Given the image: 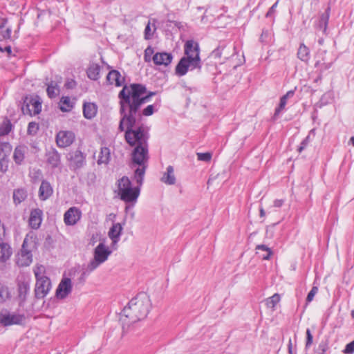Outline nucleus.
Returning a JSON list of instances; mask_svg holds the SVG:
<instances>
[{"label": "nucleus", "mask_w": 354, "mask_h": 354, "mask_svg": "<svg viewBox=\"0 0 354 354\" xmlns=\"http://www.w3.org/2000/svg\"><path fill=\"white\" fill-rule=\"evenodd\" d=\"M146 93L145 86L140 84L125 85L119 93L121 118L118 129L120 132L124 131L125 122L131 127L132 124H139L141 106L148 102L150 97L155 95L154 92Z\"/></svg>", "instance_id": "f257e3e1"}, {"label": "nucleus", "mask_w": 354, "mask_h": 354, "mask_svg": "<svg viewBox=\"0 0 354 354\" xmlns=\"http://www.w3.org/2000/svg\"><path fill=\"white\" fill-rule=\"evenodd\" d=\"M124 126L126 141L131 146H136L131 153L133 164L138 165L134 172V179L142 185L149 160V129L144 124H134L131 127L130 124L125 122Z\"/></svg>", "instance_id": "f03ea898"}, {"label": "nucleus", "mask_w": 354, "mask_h": 354, "mask_svg": "<svg viewBox=\"0 0 354 354\" xmlns=\"http://www.w3.org/2000/svg\"><path fill=\"white\" fill-rule=\"evenodd\" d=\"M151 300L145 293L138 294L125 306L120 317L122 328L145 319L151 308Z\"/></svg>", "instance_id": "7ed1b4c3"}, {"label": "nucleus", "mask_w": 354, "mask_h": 354, "mask_svg": "<svg viewBox=\"0 0 354 354\" xmlns=\"http://www.w3.org/2000/svg\"><path fill=\"white\" fill-rule=\"evenodd\" d=\"M185 55L176 67V73L179 76L185 75L187 71L201 69V61L199 56V47L197 43L192 40L185 44Z\"/></svg>", "instance_id": "20e7f679"}, {"label": "nucleus", "mask_w": 354, "mask_h": 354, "mask_svg": "<svg viewBox=\"0 0 354 354\" xmlns=\"http://www.w3.org/2000/svg\"><path fill=\"white\" fill-rule=\"evenodd\" d=\"M111 250L107 247L104 242L100 243L93 251V259L84 268L81 278L85 279L93 271L97 268L102 263H104L111 254Z\"/></svg>", "instance_id": "39448f33"}, {"label": "nucleus", "mask_w": 354, "mask_h": 354, "mask_svg": "<svg viewBox=\"0 0 354 354\" xmlns=\"http://www.w3.org/2000/svg\"><path fill=\"white\" fill-rule=\"evenodd\" d=\"M132 187L128 177L123 176L118 180V190L120 199L125 203H136L140 194V185Z\"/></svg>", "instance_id": "423d86ee"}, {"label": "nucleus", "mask_w": 354, "mask_h": 354, "mask_svg": "<svg viewBox=\"0 0 354 354\" xmlns=\"http://www.w3.org/2000/svg\"><path fill=\"white\" fill-rule=\"evenodd\" d=\"M21 110L24 114L35 115L39 114L41 110V102L37 96L35 97H26Z\"/></svg>", "instance_id": "0eeeda50"}, {"label": "nucleus", "mask_w": 354, "mask_h": 354, "mask_svg": "<svg viewBox=\"0 0 354 354\" xmlns=\"http://www.w3.org/2000/svg\"><path fill=\"white\" fill-rule=\"evenodd\" d=\"M26 319L24 314L16 313H0V324L3 326H8L13 324H22Z\"/></svg>", "instance_id": "6e6552de"}, {"label": "nucleus", "mask_w": 354, "mask_h": 354, "mask_svg": "<svg viewBox=\"0 0 354 354\" xmlns=\"http://www.w3.org/2000/svg\"><path fill=\"white\" fill-rule=\"evenodd\" d=\"M28 237L26 236L23 242L21 251L17 257V263L19 266H28L32 262V254L28 245Z\"/></svg>", "instance_id": "1a4fd4ad"}, {"label": "nucleus", "mask_w": 354, "mask_h": 354, "mask_svg": "<svg viewBox=\"0 0 354 354\" xmlns=\"http://www.w3.org/2000/svg\"><path fill=\"white\" fill-rule=\"evenodd\" d=\"M50 289L51 282L48 277L36 280L35 293L37 299L44 298Z\"/></svg>", "instance_id": "9d476101"}, {"label": "nucleus", "mask_w": 354, "mask_h": 354, "mask_svg": "<svg viewBox=\"0 0 354 354\" xmlns=\"http://www.w3.org/2000/svg\"><path fill=\"white\" fill-rule=\"evenodd\" d=\"M67 159L69 161V167L71 169L76 170L85 164V156L79 150L73 151L68 154Z\"/></svg>", "instance_id": "9b49d317"}, {"label": "nucleus", "mask_w": 354, "mask_h": 354, "mask_svg": "<svg viewBox=\"0 0 354 354\" xmlns=\"http://www.w3.org/2000/svg\"><path fill=\"white\" fill-rule=\"evenodd\" d=\"M75 140V134L71 131H60L56 136V142L59 147L70 146Z\"/></svg>", "instance_id": "f8f14e48"}, {"label": "nucleus", "mask_w": 354, "mask_h": 354, "mask_svg": "<svg viewBox=\"0 0 354 354\" xmlns=\"http://www.w3.org/2000/svg\"><path fill=\"white\" fill-rule=\"evenodd\" d=\"M82 212L76 207H70L64 214V221L66 225H75L81 218Z\"/></svg>", "instance_id": "ddd939ff"}, {"label": "nucleus", "mask_w": 354, "mask_h": 354, "mask_svg": "<svg viewBox=\"0 0 354 354\" xmlns=\"http://www.w3.org/2000/svg\"><path fill=\"white\" fill-rule=\"evenodd\" d=\"M72 284L69 278L63 279L59 284L56 290V295L58 298L64 299L71 292Z\"/></svg>", "instance_id": "4468645a"}, {"label": "nucleus", "mask_w": 354, "mask_h": 354, "mask_svg": "<svg viewBox=\"0 0 354 354\" xmlns=\"http://www.w3.org/2000/svg\"><path fill=\"white\" fill-rule=\"evenodd\" d=\"M172 59V55L165 52L156 53L152 57L153 63L157 66H167L170 64Z\"/></svg>", "instance_id": "2eb2a0df"}, {"label": "nucleus", "mask_w": 354, "mask_h": 354, "mask_svg": "<svg viewBox=\"0 0 354 354\" xmlns=\"http://www.w3.org/2000/svg\"><path fill=\"white\" fill-rule=\"evenodd\" d=\"M122 226L119 223H113L110 228L108 236L112 241V244L116 245L120 241V236L122 234Z\"/></svg>", "instance_id": "dca6fc26"}, {"label": "nucleus", "mask_w": 354, "mask_h": 354, "mask_svg": "<svg viewBox=\"0 0 354 354\" xmlns=\"http://www.w3.org/2000/svg\"><path fill=\"white\" fill-rule=\"evenodd\" d=\"M42 221V211L39 209H34L30 212L29 224L33 229L39 227Z\"/></svg>", "instance_id": "f3484780"}, {"label": "nucleus", "mask_w": 354, "mask_h": 354, "mask_svg": "<svg viewBox=\"0 0 354 354\" xmlns=\"http://www.w3.org/2000/svg\"><path fill=\"white\" fill-rule=\"evenodd\" d=\"M53 188L46 180H43L39 189V197L42 201L48 199L53 194Z\"/></svg>", "instance_id": "a211bd4d"}, {"label": "nucleus", "mask_w": 354, "mask_h": 354, "mask_svg": "<svg viewBox=\"0 0 354 354\" xmlns=\"http://www.w3.org/2000/svg\"><path fill=\"white\" fill-rule=\"evenodd\" d=\"M124 80V78L116 70L111 71L106 76V81L109 84H115L117 86H121Z\"/></svg>", "instance_id": "6ab92c4d"}, {"label": "nucleus", "mask_w": 354, "mask_h": 354, "mask_svg": "<svg viewBox=\"0 0 354 354\" xmlns=\"http://www.w3.org/2000/svg\"><path fill=\"white\" fill-rule=\"evenodd\" d=\"M160 180L168 185H173L176 183V179L172 166L169 165L167 167L166 171L163 174Z\"/></svg>", "instance_id": "aec40b11"}, {"label": "nucleus", "mask_w": 354, "mask_h": 354, "mask_svg": "<svg viewBox=\"0 0 354 354\" xmlns=\"http://www.w3.org/2000/svg\"><path fill=\"white\" fill-rule=\"evenodd\" d=\"M46 161L52 167H57L60 162V154L55 149H50L46 153Z\"/></svg>", "instance_id": "412c9836"}, {"label": "nucleus", "mask_w": 354, "mask_h": 354, "mask_svg": "<svg viewBox=\"0 0 354 354\" xmlns=\"http://www.w3.org/2000/svg\"><path fill=\"white\" fill-rule=\"evenodd\" d=\"M293 95H294V91H289L288 92H287V93L286 95H284L283 97H281L279 104L278 107L276 108V109H275V112H274V117H273L274 120H276L277 118V117L279 115L281 112L284 109V108L287 104L288 99L290 97H292L293 96Z\"/></svg>", "instance_id": "4be33fe9"}, {"label": "nucleus", "mask_w": 354, "mask_h": 354, "mask_svg": "<svg viewBox=\"0 0 354 354\" xmlns=\"http://www.w3.org/2000/svg\"><path fill=\"white\" fill-rule=\"evenodd\" d=\"M27 152V147L25 146H18L15 149L13 159L17 165H21L25 158V154Z\"/></svg>", "instance_id": "5701e85b"}, {"label": "nucleus", "mask_w": 354, "mask_h": 354, "mask_svg": "<svg viewBox=\"0 0 354 354\" xmlns=\"http://www.w3.org/2000/svg\"><path fill=\"white\" fill-rule=\"evenodd\" d=\"M97 106L94 103H84L83 106L84 116L87 119H92L97 113Z\"/></svg>", "instance_id": "b1692460"}, {"label": "nucleus", "mask_w": 354, "mask_h": 354, "mask_svg": "<svg viewBox=\"0 0 354 354\" xmlns=\"http://www.w3.org/2000/svg\"><path fill=\"white\" fill-rule=\"evenodd\" d=\"M27 191L24 188H18L13 191V201L15 205L20 204L27 198Z\"/></svg>", "instance_id": "393cba45"}, {"label": "nucleus", "mask_w": 354, "mask_h": 354, "mask_svg": "<svg viewBox=\"0 0 354 354\" xmlns=\"http://www.w3.org/2000/svg\"><path fill=\"white\" fill-rule=\"evenodd\" d=\"M12 254V249L6 243H0V261L5 262Z\"/></svg>", "instance_id": "a878e982"}, {"label": "nucleus", "mask_w": 354, "mask_h": 354, "mask_svg": "<svg viewBox=\"0 0 354 354\" xmlns=\"http://www.w3.org/2000/svg\"><path fill=\"white\" fill-rule=\"evenodd\" d=\"M100 66L97 64H92L87 69L86 73L89 79L97 80L100 77Z\"/></svg>", "instance_id": "bb28decb"}, {"label": "nucleus", "mask_w": 354, "mask_h": 354, "mask_svg": "<svg viewBox=\"0 0 354 354\" xmlns=\"http://www.w3.org/2000/svg\"><path fill=\"white\" fill-rule=\"evenodd\" d=\"M298 58L305 62H307L310 59V50L304 44H301L297 51Z\"/></svg>", "instance_id": "cd10ccee"}, {"label": "nucleus", "mask_w": 354, "mask_h": 354, "mask_svg": "<svg viewBox=\"0 0 354 354\" xmlns=\"http://www.w3.org/2000/svg\"><path fill=\"white\" fill-rule=\"evenodd\" d=\"M30 290V283L28 281H19L18 283V291L19 297L24 300Z\"/></svg>", "instance_id": "c85d7f7f"}, {"label": "nucleus", "mask_w": 354, "mask_h": 354, "mask_svg": "<svg viewBox=\"0 0 354 354\" xmlns=\"http://www.w3.org/2000/svg\"><path fill=\"white\" fill-rule=\"evenodd\" d=\"M110 160V149L108 147H102L97 160V164H107Z\"/></svg>", "instance_id": "c756f323"}, {"label": "nucleus", "mask_w": 354, "mask_h": 354, "mask_svg": "<svg viewBox=\"0 0 354 354\" xmlns=\"http://www.w3.org/2000/svg\"><path fill=\"white\" fill-rule=\"evenodd\" d=\"M256 250L258 251H262V253L259 252H257V253L259 254L260 257L265 260L269 259L272 254L271 250L265 245H257L256 246Z\"/></svg>", "instance_id": "7c9ffc66"}, {"label": "nucleus", "mask_w": 354, "mask_h": 354, "mask_svg": "<svg viewBox=\"0 0 354 354\" xmlns=\"http://www.w3.org/2000/svg\"><path fill=\"white\" fill-rule=\"evenodd\" d=\"M156 20L153 19V23H151V21H148V24H147L145 29V39H150L152 38L156 30V27L155 25Z\"/></svg>", "instance_id": "2f4dec72"}, {"label": "nucleus", "mask_w": 354, "mask_h": 354, "mask_svg": "<svg viewBox=\"0 0 354 354\" xmlns=\"http://www.w3.org/2000/svg\"><path fill=\"white\" fill-rule=\"evenodd\" d=\"M59 105L61 111L63 112L69 111L73 108V102H71L69 97H62Z\"/></svg>", "instance_id": "473e14b6"}, {"label": "nucleus", "mask_w": 354, "mask_h": 354, "mask_svg": "<svg viewBox=\"0 0 354 354\" xmlns=\"http://www.w3.org/2000/svg\"><path fill=\"white\" fill-rule=\"evenodd\" d=\"M281 297L279 294H274L272 297L267 298L265 301L266 305L268 308H272L273 310L276 305L280 301Z\"/></svg>", "instance_id": "72a5a7b5"}, {"label": "nucleus", "mask_w": 354, "mask_h": 354, "mask_svg": "<svg viewBox=\"0 0 354 354\" xmlns=\"http://www.w3.org/2000/svg\"><path fill=\"white\" fill-rule=\"evenodd\" d=\"M12 129V124L9 120H4L0 124V136L8 135Z\"/></svg>", "instance_id": "f704fd0d"}, {"label": "nucleus", "mask_w": 354, "mask_h": 354, "mask_svg": "<svg viewBox=\"0 0 354 354\" xmlns=\"http://www.w3.org/2000/svg\"><path fill=\"white\" fill-rule=\"evenodd\" d=\"M46 91L49 97H55L59 92L57 83L51 82L50 84L48 85Z\"/></svg>", "instance_id": "c9c22d12"}, {"label": "nucleus", "mask_w": 354, "mask_h": 354, "mask_svg": "<svg viewBox=\"0 0 354 354\" xmlns=\"http://www.w3.org/2000/svg\"><path fill=\"white\" fill-rule=\"evenodd\" d=\"M12 150V146L8 142L0 143V157L8 158Z\"/></svg>", "instance_id": "e433bc0d"}, {"label": "nucleus", "mask_w": 354, "mask_h": 354, "mask_svg": "<svg viewBox=\"0 0 354 354\" xmlns=\"http://www.w3.org/2000/svg\"><path fill=\"white\" fill-rule=\"evenodd\" d=\"M10 297L8 288L3 284L0 283V303L6 301Z\"/></svg>", "instance_id": "4c0bfd02"}, {"label": "nucleus", "mask_w": 354, "mask_h": 354, "mask_svg": "<svg viewBox=\"0 0 354 354\" xmlns=\"http://www.w3.org/2000/svg\"><path fill=\"white\" fill-rule=\"evenodd\" d=\"M36 280L46 278L47 277L45 275L46 268L42 265H37L33 270Z\"/></svg>", "instance_id": "58836bf2"}, {"label": "nucleus", "mask_w": 354, "mask_h": 354, "mask_svg": "<svg viewBox=\"0 0 354 354\" xmlns=\"http://www.w3.org/2000/svg\"><path fill=\"white\" fill-rule=\"evenodd\" d=\"M332 65V62H326L323 59L321 60H317L315 62V67L317 68L318 70L320 71V72H323L324 71H326L330 68Z\"/></svg>", "instance_id": "ea45409f"}, {"label": "nucleus", "mask_w": 354, "mask_h": 354, "mask_svg": "<svg viewBox=\"0 0 354 354\" xmlns=\"http://www.w3.org/2000/svg\"><path fill=\"white\" fill-rule=\"evenodd\" d=\"M154 112V105L151 104L148 105L146 108H145L142 112L140 111L141 118H142V115L144 116H150ZM142 118L139 120V124L142 125L143 124L141 123Z\"/></svg>", "instance_id": "a19ab883"}, {"label": "nucleus", "mask_w": 354, "mask_h": 354, "mask_svg": "<svg viewBox=\"0 0 354 354\" xmlns=\"http://www.w3.org/2000/svg\"><path fill=\"white\" fill-rule=\"evenodd\" d=\"M154 53L153 48L151 46H148L144 54V59L146 62H150L152 60V55Z\"/></svg>", "instance_id": "79ce46f5"}, {"label": "nucleus", "mask_w": 354, "mask_h": 354, "mask_svg": "<svg viewBox=\"0 0 354 354\" xmlns=\"http://www.w3.org/2000/svg\"><path fill=\"white\" fill-rule=\"evenodd\" d=\"M38 129V124L35 122H31L28 124L27 131L28 134L34 135L37 132Z\"/></svg>", "instance_id": "37998d69"}, {"label": "nucleus", "mask_w": 354, "mask_h": 354, "mask_svg": "<svg viewBox=\"0 0 354 354\" xmlns=\"http://www.w3.org/2000/svg\"><path fill=\"white\" fill-rule=\"evenodd\" d=\"M8 169V159L6 157H1L0 159V171L6 173Z\"/></svg>", "instance_id": "c03bdc74"}, {"label": "nucleus", "mask_w": 354, "mask_h": 354, "mask_svg": "<svg viewBox=\"0 0 354 354\" xmlns=\"http://www.w3.org/2000/svg\"><path fill=\"white\" fill-rule=\"evenodd\" d=\"M317 292H318V288L317 286H313L307 295V297H306V303L307 304L313 300L314 297L317 293Z\"/></svg>", "instance_id": "a18cd8bd"}, {"label": "nucleus", "mask_w": 354, "mask_h": 354, "mask_svg": "<svg viewBox=\"0 0 354 354\" xmlns=\"http://www.w3.org/2000/svg\"><path fill=\"white\" fill-rule=\"evenodd\" d=\"M198 160L205 162H208L211 160L212 154L210 153H197Z\"/></svg>", "instance_id": "49530a36"}, {"label": "nucleus", "mask_w": 354, "mask_h": 354, "mask_svg": "<svg viewBox=\"0 0 354 354\" xmlns=\"http://www.w3.org/2000/svg\"><path fill=\"white\" fill-rule=\"evenodd\" d=\"M313 335L310 329L306 330V348H308L311 344H313Z\"/></svg>", "instance_id": "de8ad7c7"}, {"label": "nucleus", "mask_w": 354, "mask_h": 354, "mask_svg": "<svg viewBox=\"0 0 354 354\" xmlns=\"http://www.w3.org/2000/svg\"><path fill=\"white\" fill-rule=\"evenodd\" d=\"M343 352L345 354H353L354 353V340L346 346Z\"/></svg>", "instance_id": "09e8293b"}, {"label": "nucleus", "mask_w": 354, "mask_h": 354, "mask_svg": "<svg viewBox=\"0 0 354 354\" xmlns=\"http://www.w3.org/2000/svg\"><path fill=\"white\" fill-rule=\"evenodd\" d=\"M328 11H329V8H328L326 11V15L323 14L322 16H321V19H320V23H324V29L326 28V26H327V24H328V17H329V13H328Z\"/></svg>", "instance_id": "8fccbe9b"}, {"label": "nucleus", "mask_w": 354, "mask_h": 354, "mask_svg": "<svg viewBox=\"0 0 354 354\" xmlns=\"http://www.w3.org/2000/svg\"><path fill=\"white\" fill-rule=\"evenodd\" d=\"M224 50L223 47H218L216 49L214 50L212 53V56L214 58H220L221 57L223 50Z\"/></svg>", "instance_id": "3c124183"}, {"label": "nucleus", "mask_w": 354, "mask_h": 354, "mask_svg": "<svg viewBox=\"0 0 354 354\" xmlns=\"http://www.w3.org/2000/svg\"><path fill=\"white\" fill-rule=\"evenodd\" d=\"M309 142V136H307L301 143L300 146L298 148V151L301 153L308 145Z\"/></svg>", "instance_id": "603ef678"}, {"label": "nucleus", "mask_w": 354, "mask_h": 354, "mask_svg": "<svg viewBox=\"0 0 354 354\" xmlns=\"http://www.w3.org/2000/svg\"><path fill=\"white\" fill-rule=\"evenodd\" d=\"M277 6V2L274 3L270 7V8L269 9V10L268 11V12L266 14L267 17H271L274 13Z\"/></svg>", "instance_id": "864d4df0"}, {"label": "nucleus", "mask_w": 354, "mask_h": 354, "mask_svg": "<svg viewBox=\"0 0 354 354\" xmlns=\"http://www.w3.org/2000/svg\"><path fill=\"white\" fill-rule=\"evenodd\" d=\"M283 200L282 199H277L274 201L273 207H281L283 204Z\"/></svg>", "instance_id": "5fc2aeb1"}, {"label": "nucleus", "mask_w": 354, "mask_h": 354, "mask_svg": "<svg viewBox=\"0 0 354 354\" xmlns=\"http://www.w3.org/2000/svg\"><path fill=\"white\" fill-rule=\"evenodd\" d=\"M75 82L73 81V80H69L67 82H66L65 84V86L67 88H73L75 87Z\"/></svg>", "instance_id": "6e6d98bb"}, {"label": "nucleus", "mask_w": 354, "mask_h": 354, "mask_svg": "<svg viewBox=\"0 0 354 354\" xmlns=\"http://www.w3.org/2000/svg\"><path fill=\"white\" fill-rule=\"evenodd\" d=\"M0 50L6 51L8 54H10L12 52L11 47L10 46H6L4 49L0 48Z\"/></svg>", "instance_id": "4d7b16f0"}, {"label": "nucleus", "mask_w": 354, "mask_h": 354, "mask_svg": "<svg viewBox=\"0 0 354 354\" xmlns=\"http://www.w3.org/2000/svg\"><path fill=\"white\" fill-rule=\"evenodd\" d=\"M288 352L290 354H296V353H294L292 351L291 340L289 341V344H288Z\"/></svg>", "instance_id": "13d9d810"}, {"label": "nucleus", "mask_w": 354, "mask_h": 354, "mask_svg": "<svg viewBox=\"0 0 354 354\" xmlns=\"http://www.w3.org/2000/svg\"><path fill=\"white\" fill-rule=\"evenodd\" d=\"M259 212H260V216L264 217L266 215V212H265V210L263 209V208L261 207L259 209Z\"/></svg>", "instance_id": "bf43d9fd"}, {"label": "nucleus", "mask_w": 354, "mask_h": 354, "mask_svg": "<svg viewBox=\"0 0 354 354\" xmlns=\"http://www.w3.org/2000/svg\"><path fill=\"white\" fill-rule=\"evenodd\" d=\"M350 142L354 146V136L351 138Z\"/></svg>", "instance_id": "052dcab7"}, {"label": "nucleus", "mask_w": 354, "mask_h": 354, "mask_svg": "<svg viewBox=\"0 0 354 354\" xmlns=\"http://www.w3.org/2000/svg\"><path fill=\"white\" fill-rule=\"evenodd\" d=\"M351 317L354 319V310L351 311Z\"/></svg>", "instance_id": "680f3d73"}, {"label": "nucleus", "mask_w": 354, "mask_h": 354, "mask_svg": "<svg viewBox=\"0 0 354 354\" xmlns=\"http://www.w3.org/2000/svg\"><path fill=\"white\" fill-rule=\"evenodd\" d=\"M319 44H322V39L319 40Z\"/></svg>", "instance_id": "e2e57ef3"}, {"label": "nucleus", "mask_w": 354, "mask_h": 354, "mask_svg": "<svg viewBox=\"0 0 354 354\" xmlns=\"http://www.w3.org/2000/svg\"><path fill=\"white\" fill-rule=\"evenodd\" d=\"M7 32H8V34H10V30L9 29H8V30H7Z\"/></svg>", "instance_id": "0e129e2a"}]
</instances>
